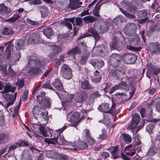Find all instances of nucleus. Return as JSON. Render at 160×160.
<instances>
[{
  "label": "nucleus",
  "instance_id": "64",
  "mask_svg": "<svg viewBox=\"0 0 160 160\" xmlns=\"http://www.w3.org/2000/svg\"><path fill=\"white\" fill-rule=\"evenodd\" d=\"M8 70L9 73L12 76L14 77L16 75V73L11 68L9 67L8 68Z\"/></svg>",
  "mask_w": 160,
  "mask_h": 160
},
{
  "label": "nucleus",
  "instance_id": "37",
  "mask_svg": "<svg viewBox=\"0 0 160 160\" xmlns=\"http://www.w3.org/2000/svg\"><path fill=\"white\" fill-rule=\"evenodd\" d=\"M83 19L85 22L87 21V22L91 23L95 20L96 18H94L92 16H89L84 17Z\"/></svg>",
  "mask_w": 160,
  "mask_h": 160
},
{
  "label": "nucleus",
  "instance_id": "25",
  "mask_svg": "<svg viewBox=\"0 0 160 160\" xmlns=\"http://www.w3.org/2000/svg\"><path fill=\"white\" fill-rule=\"evenodd\" d=\"M43 33L48 38H49L52 34V30L51 28L47 27L43 29Z\"/></svg>",
  "mask_w": 160,
  "mask_h": 160
},
{
  "label": "nucleus",
  "instance_id": "26",
  "mask_svg": "<svg viewBox=\"0 0 160 160\" xmlns=\"http://www.w3.org/2000/svg\"><path fill=\"white\" fill-rule=\"evenodd\" d=\"M51 102L52 100L50 98H44L42 105L46 108H49L51 107Z\"/></svg>",
  "mask_w": 160,
  "mask_h": 160
},
{
  "label": "nucleus",
  "instance_id": "2",
  "mask_svg": "<svg viewBox=\"0 0 160 160\" xmlns=\"http://www.w3.org/2000/svg\"><path fill=\"white\" fill-rule=\"evenodd\" d=\"M121 60L122 58L120 55L114 53L110 56L109 62L111 66L114 67H116L119 65Z\"/></svg>",
  "mask_w": 160,
  "mask_h": 160
},
{
  "label": "nucleus",
  "instance_id": "4",
  "mask_svg": "<svg viewBox=\"0 0 160 160\" xmlns=\"http://www.w3.org/2000/svg\"><path fill=\"white\" fill-rule=\"evenodd\" d=\"M137 28V27L134 23L129 22L124 27V33L128 36H132L135 33Z\"/></svg>",
  "mask_w": 160,
  "mask_h": 160
},
{
  "label": "nucleus",
  "instance_id": "60",
  "mask_svg": "<svg viewBox=\"0 0 160 160\" xmlns=\"http://www.w3.org/2000/svg\"><path fill=\"white\" fill-rule=\"evenodd\" d=\"M53 152L52 150L47 151L46 152V156L49 158H51L53 157Z\"/></svg>",
  "mask_w": 160,
  "mask_h": 160
},
{
  "label": "nucleus",
  "instance_id": "23",
  "mask_svg": "<svg viewBox=\"0 0 160 160\" xmlns=\"http://www.w3.org/2000/svg\"><path fill=\"white\" fill-rule=\"evenodd\" d=\"M24 42L22 39H19L17 40L15 45V47L16 49L19 50L22 49L23 47Z\"/></svg>",
  "mask_w": 160,
  "mask_h": 160
},
{
  "label": "nucleus",
  "instance_id": "47",
  "mask_svg": "<svg viewBox=\"0 0 160 160\" xmlns=\"http://www.w3.org/2000/svg\"><path fill=\"white\" fill-rule=\"evenodd\" d=\"M59 140L60 141L62 142V143L64 145H69L72 146L71 144V143H70L66 140L64 137L63 136H61L59 138Z\"/></svg>",
  "mask_w": 160,
  "mask_h": 160
},
{
  "label": "nucleus",
  "instance_id": "43",
  "mask_svg": "<svg viewBox=\"0 0 160 160\" xmlns=\"http://www.w3.org/2000/svg\"><path fill=\"white\" fill-rule=\"evenodd\" d=\"M100 7V6L99 5L97 4L93 10L94 15L96 17L99 16V11Z\"/></svg>",
  "mask_w": 160,
  "mask_h": 160
},
{
  "label": "nucleus",
  "instance_id": "45",
  "mask_svg": "<svg viewBox=\"0 0 160 160\" xmlns=\"http://www.w3.org/2000/svg\"><path fill=\"white\" fill-rule=\"evenodd\" d=\"M102 133L99 135V137H98V138L101 139H104L107 138L108 137V135L107 134L105 131V130L103 129L102 130Z\"/></svg>",
  "mask_w": 160,
  "mask_h": 160
},
{
  "label": "nucleus",
  "instance_id": "57",
  "mask_svg": "<svg viewBox=\"0 0 160 160\" xmlns=\"http://www.w3.org/2000/svg\"><path fill=\"white\" fill-rule=\"evenodd\" d=\"M67 128V126H63L62 128L58 130H56L55 132L57 133L58 136L60 135L61 133Z\"/></svg>",
  "mask_w": 160,
  "mask_h": 160
},
{
  "label": "nucleus",
  "instance_id": "63",
  "mask_svg": "<svg viewBox=\"0 0 160 160\" xmlns=\"http://www.w3.org/2000/svg\"><path fill=\"white\" fill-rule=\"evenodd\" d=\"M111 48L112 49H116L118 47V42L116 41L115 43H114L113 41L111 45Z\"/></svg>",
  "mask_w": 160,
  "mask_h": 160
},
{
  "label": "nucleus",
  "instance_id": "7",
  "mask_svg": "<svg viewBox=\"0 0 160 160\" xmlns=\"http://www.w3.org/2000/svg\"><path fill=\"white\" fill-rule=\"evenodd\" d=\"M88 96V93L86 92L82 91L77 93L74 100L77 102H82L87 99Z\"/></svg>",
  "mask_w": 160,
  "mask_h": 160
},
{
  "label": "nucleus",
  "instance_id": "6",
  "mask_svg": "<svg viewBox=\"0 0 160 160\" xmlns=\"http://www.w3.org/2000/svg\"><path fill=\"white\" fill-rule=\"evenodd\" d=\"M123 59L126 63L132 64L134 63L137 60L136 56L132 53H126L123 56Z\"/></svg>",
  "mask_w": 160,
  "mask_h": 160
},
{
  "label": "nucleus",
  "instance_id": "56",
  "mask_svg": "<svg viewBox=\"0 0 160 160\" xmlns=\"http://www.w3.org/2000/svg\"><path fill=\"white\" fill-rule=\"evenodd\" d=\"M86 140L90 145H93L95 143V140L91 136L86 139L84 141Z\"/></svg>",
  "mask_w": 160,
  "mask_h": 160
},
{
  "label": "nucleus",
  "instance_id": "32",
  "mask_svg": "<svg viewBox=\"0 0 160 160\" xmlns=\"http://www.w3.org/2000/svg\"><path fill=\"white\" fill-rule=\"evenodd\" d=\"M155 125V123H151L148 124L146 127V130L150 134L152 133V130Z\"/></svg>",
  "mask_w": 160,
  "mask_h": 160
},
{
  "label": "nucleus",
  "instance_id": "39",
  "mask_svg": "<svg viewBox=\"0 0 160 160\" xmlns=\"http://www.w3.org/2000/svg\"><path fill=\"white\" fill-rule=\"evenodd\" d=\"M20 17V16L19 15H16L13 17L7 19L6 21L9 23L13 22L16 21Z\"/></svg>",
  "mask_w": 160,
  "mask_h": 160
},
{
  "label": "nucleus",
  "instance_id": "44",
  "mask_svg": "<svg viewBox=\"0 0 160 160\" xmlns=\"http://www.w3.org/2000/svg\"><path fill=\"white\" fill-rule=\"evenodd\" d=\"M39 129L40 131V133L42 134V135L45 137L48 136L47 131L46 130L44 127L40 126L39 128Z\"/></svg>",
  "mask_w": 160,
  "mask_h": 160
},
{
  "label": "nucleus",
  "instance_id": "20",
  "mask_svg": "<svg viewBox=\"0 0 160 160\" xmlns=\"http://www.w3.org/2000/svg\"><path fill=\"white\" fill-rule=\"evenodd\" d=\"M52 84L58 90H61L63 89L61 82L58 79H56L54 82L52 83Z\"/></svg>",
  "mask_w": 160,
  "mask_h": 160
},
{
  "label": "nucleus",
  "instance_id": "30",
  "mask_svg": "<svg viewBox=\"0 0 160 160\" xmlns=\"http://www.w3.org/2000/svg\"><path fill=\"white\" fill-rule=\"evenodd\" d=\"M68 21L65 22V24L69 29L72 28V26L71 22L73 23L74 22V18H68L67 19Z\"/></svg>",
  "mask_w": 160,
  "mask_h": 160
},
{
  "label": "nucleus",
  "instance_id": "55",
  "mask_svg": "<svg viewBox=\"0 0 160 160\" xmlns=\"http://www.w3.org/2000/svg\"><path fill=\"white\" fill-rule=\"evenodd\" d=\"M99 50L103 52L107 51V47L103 45H101L98 48Z\"/></svg>",
  "mask_w": 160,
  "mask_h": 160
},
{
  "label": "nucleus",
  "instance_id": "34",
  "mask_svg": "<svg viewBox=\"0 0 160 160\" xmlns=\"http://www.w3.org/2000/svg\"><path fill=\"white\" fill-rule=\"evenodd\" d=\"M157 149L154 147H151L148 151L146 155L149 156H152L156 152Z\"/></svg>",
  "mask_w": 160,
  "mask_h": 160
},
{
  "label": "nucleus",
  "instance_id": "52",
  "mask_svg": "<svg viewBox=\"0 0 160 160\" xmlns=\"http://www.w3.org/2000/svg\"><path fill=\"white\" fill-rule=\"evenodd\" d=\"M83 19L82 18L78 17L76 18L75 19V21L76 23V24L78 26H82V25Z\"/></svg>",
  "mask_w": 160,
  "mask_h": 160
},
{
  "label": "nucleus",
  "instance_id": "29",
  "mask_svg": "<svg viewBox=\"0 0 160 160\" xmlns=\"http://www.w3.org/2000/svg\"><path fill=\"white\" fill-rule=\"evenodd\" d=\"M40 11L42 16L43 17L47 16L49 12L48 8L44 6H41L40 8Z\"/></svg>",
  "mask_w": 160,
  "mask_h": 160
},
{
  "label": "nucleus",
  "instance_id": "40",
  "mask_svg": "<svg viewBox=\"0 0 160 160\" xmlns=\"http://www.w3.org/2000/svg\"><path fill=\"white\" fill-rule=\"evenodd\" d=\"M52 49L54 54H56L60 52L61 51V48L57 45L52 46Z\"/></svg>",
  "mask_w": 160,
  "mask_h": 160
},
{
  "label": "nucleus",
  "instance_id": "31",
  "mask_svg": "<svg viewBox=\"0 0 160 160\" xmlns=\"http://www.w3.org/2000/svg\"><path fill=\"white\" fill-rule=\"evenodd\" d=\"M69 8L72 9H74L79 7L78 1L76 0L71 2L69 5Z\"/></svg>",
  "mask_w": 160,
  "mask_h": 160
},
{
  "label": "nucleus",
  "instance_id": "1",
  "mask_svg": "<svg viewBox=\"0 0 160 160\" xmlns=\"http://www.w3.org/2000/svg\"><path fill=\"white\" fill-rule=\"evenodd\" d=\"M34 65H35L34 66L35 67L33 68H30L29 71L32 72L35 74L40 72V68L43 67V64L40 61L29 59L27 67L30 68L31 66H33Z\"/></svg>",
  "mask_w": 160,
  "mask_h": 160
},
{
  "label": "nucleus",
  "instance_id": "8",
  "mask_svg": "<svg viewBox=\"0 0 160 160\" xmlns=\"http://www.w3.org/2000/svg\"><path fill=\"white\" fill-rule=\"evenodd\" d=\"M88 32H90L91 34H89L88 33H85L84 35L81 36L78 39L83 38L89 36L93 37L96 40L98 41L100 37L98 35V33L93 28H90L88 30Z\"/></svg>",
  "mask_w": 160,
  "mask_h": 160
},
{
  "label": "nucleus",
  "instance_id": "61",
  "mask_svg": "<svg viewBox=\"0 0 160 160\" xmlns=\"http://www.w3.org/2000/svg\"><path fill=\"white\" fill-rule=\"evenodd\" d=\"M110 154L109 152H102L101 156L102 158L104 159H106L108 158Z\"/></svg>",
  "mask_w": 160,
  "mask_h": 160
},
{
  "label": "nucleus",
  "instance_id": "16",
  "mask_svg": "<svg viewBox=\"0 0 160 160\" xmlns=\"http://www.w3.org/2000/svg\"><path fill=\"white\" fill-rule=\"evenodd\" d=\"M81 87L84 90H92L95 87L90 84L88 80H84L81 83Z\"/></svg>",
  "mask_w": 160,
  "mask_h": 160
},
{
  "label": "nucleus",
  "instance_id": "12",
  "mask_svg": "<svg viewBox=\"0 0 160 160\" xmlns=\"http://www.w3.org/2000/svg\"><path fill=\"white\" fill-rule=\"evenodd\" d=\"M40 38L39 35L37 33L32 34L30 35L28 39V44H33L38 42L40 41Z\"/></svg>",
  "mask_w": 160,
  "mask_h": 160
},
{
  "label": "nucleus",
  "instance_id": "5",
  "mask_svg": "<svg viewBox=\"0 0 160 160\" xmlns=\"http://www.w3.org/2000/svg\"><path fill=\"white\" fill-rule=\"evenodd\" d=\"M125 70L123 68L118 69H114L112 71L111 74L112 77L116 79L123 77Z\"/></svg>",
  "mask_w": 160,
  "mask_h": 160
},
{
  "label": "nucleus",
  "instance_id": "14",
  "mask_svg": "<svg viewBox=\"0 0 160 160\" xmlns=\"http://www.w3.org/2000/svg\"><path fill=\"white\" fill-rule=\"evenodd\" d=\"M80 116V114L78 112H75L73 113L70 117V120L71 122H75L76 124H75L74 126H76L77 124L79 123L84 118L82 117L81 118L78 119Z\"/></svg>",
  "mask_w": 160,
  "mask_h": 160
},
{
  "label": "nucleus",
  "instance_id": "38",
  "mask_svg": "<svg viewBox=\"0 0 160 160\" xmlns=\"http://www.w3.org/2000/svg\"><path fill=\"white\" fill-rule=\"evenodd\" d=\"M120 9L122 13L129 18L134 19L135 18L136 16L134 15L130 14V13L127 12L126 11L123 10L121 8H120Z\"/></svg>",
  "mask_w": 160,
  "mask_h": 160
},
{
  "label": "nucleus",
  "instance_id": "51",
  "mask_svg": "<svg viewBox=\"0 0 160 160\" xmlns=\"http://www.w3.org/2000/svg\"><path fill=\"white\" fill-rule=\"evenodd\" d=\"M17 145H18L19 147L22 146H28L29 145L27 141H19L18 142L16 143Z\"/></svg>",
  "mask_w": 160,
  "mask_h": 160
},
{
  "label": "nucleus",
  "instance_id": "35",
  "mask_svg": "<svg viewBox=\"0 0 160 160\" xmlns=\"http://www.w3.org/2000/svg\"><path fill=\"white\" fill-rule=\"evenodd\" d=\"M120 89H122L124 91H128L129 89L128 85L124 82H122L119 84Z\"/></svg>",
  "mask_w": 160,
  "mask_h": 160
},
{
  "label": "nucleus",
  "instance_id": "17",
  "mask_svg": "<svg viewBox=\"0 0 160 160\" xmlns=\"http://www.w3.org/2000/svg\"><path fill=\"white\" fill-rule=\"evenodd\" d=\"M98 108L99 110L104 113H108L110 110L112 111V108H110L108 103H102L99 106Z\"/></svg>",
  "mask_w": 160,
  "mask_h": 160
},
{
  "label": "nucleus",
  "instance_id": "15",
  "mask_svg": "<svg viewBox=\"0 0 160 160\" xmlns=\"http://www.w3.org/2000/svg\"><path fill=\"white\" fill-rule=\"evenodd\" d=\"M11 12V9L4 4H0V18H2V16L5 15L6 13H10Z\"/></svg>",
  "mask_w": 160,
  "mask_h": 160
},
{
  "label": "nucleus",
  "instance_id": "18",
  "mask_svg": "<svg viewBox=\"0 0 160 160\" xmlns=\"http://www.w3.org/2000/svg\"><path fill=\"white\" fill-rule=\"evenodd\" d=\"M101 78V75L96 70L94 73V75L92 77V81L95 83H98L100 81Z\"/></svg>",
  "mask_w": 160,
  "mask_h": 160
},
{
  "label": "nucleus",
  "instance_id": "48",
  "mask_svg": "<svg viewBox=\"0 0 160 160\" xmlns=\"http://www.w3.org/2000/svg\"><path fill=\"white\" fill-rule=\"evenodd\" d=\"M107 23L104 22L103 24V25L100 27V32L102 33H103L105 32H107L108 29V26H105L106 25Z\"/></svg>",
  "mask_w": 160,
  "mask_h": 160
},
{
  "label": "nucleus",
  "instance_id": "59",
  "mask_svg": "<svg viewBox=\"0 0 160 160\" xmlns=\"http://www.w3.org/2000/svg\"><path fill=\"white\" fill-rule=\"evenodd\" d=\"M1 70L4 74H7V67L6 65L2 64L0 66Z\"/></svg>",
  "mask_w": 160,
  "mask_h": 160
},
{
  "label": "nucleus",
  "instance_id": "10",
  "mask_svg": "<svg viewBox=\"0 0 160 160\" xmlns=\"http://www.w3.org/2000/svg\"><path fill=\"white\" fill-rule=\"evenodd\" d=\"M149 48L151 53L158 54L160 52V44L157 43H151L150 44Z\"/></svg>",
  "mask_w": 160,
  "mask_h": 160
},
{
  "label": "nucleus",
  "instance_id": "46",
  "mask_svg": "<svg viewBox=\"0 0 160 160\" xmlns=\"http://www.w3.org/2000/svg\"><path fill=\"white\" fill-rule=\"evenodd\" d=\"M29 91L28 90H26L23 92L22 96V100L24 102H25L28 99V96Z\"/></svg>",
  "mask_w": 160,
  "mask_h": 160
},
{
  "label": "nucleus",
  "instance_id": "19",
  "mask_svg": "<svg viewBox=\"0 0 160 160\" xmlns=\"http://www.w3.org/2000/svg\"><path fill=\"white\" fill-rule=\"evenodd\" d=\"M118 147L117 146L112 147L109 149L110 151H111L112 156L114 159H116L119 157L118 156Z\"/></svg>",
  "mask_w": 160,
  "mask_h": 160
},
{
  "label": "nucleus",
  "instance_id": "50",
  "mask_svg": "<svg viewBox=\"0 0 160 160\" xmlns=\"http://www.w3.org/2000/svg\"><path fill=\"white\" fill-rule=\"evenodd\" d=\"M147 12L146 10H143L138 12V16L139 18H142L145 17L147 14Z\"/></svg>",
  "mask_w": 160,
  "mask_h": 160
},
{
  "label": "nucleus",
  "instance_id": "42",
  "mask_svg": "<svg viewBox=\"0 0 160 160\" xmlns=\"http://www.w3.org/2000/svg\"><path fill=\"white\" fill-rule=\"evenodd\" d=\"M6 135L3 133H0V143H4L7 141Z\"/></svg>",
  "mask_w": 160,
  "mask_h": 160
},
{
  "label": "nucleus",
  "instance_id": "27",
  "mask_svg": "<svg viewBox=\"0 0 160 160\" xmlns=\"http://www.w3.org/2000/svg\"><path fill=\"white\" fill-rule=\"evenodd\" d=\"M58 138H46L44 139V142L50 144H55L58 143Z\"/></svg>",
  "mask_w": 160,
  "mask_h": 160
},
{
  "label": "nucleus",
  "instance_id": "54",
  "mask_svg": "<svg viewBox=\"0 0 160 160\" xmlns=\"http://www.w3.org/2000/svg\"><path fill=\"white\" fill-rule=\"evenodd\" d=\"M42 87L45 88H48L54 91V89L48 82L45 83L42 85Z\"/></svg>",
  "mask_w": 160,
  "mask_h": 160
},
{
  "label": "nucleus",
  "instance_id": "62",
  "mask_svg": "<svg viewBox=\"0 0 160 160\" xmlns=\"http://www.w3.org/2000/svg\"><path fill=\"white\" fill-rule=\"evenodd\" d=\"M110 121L108 117L106 116L104 118V120H102V122L105 125L109 124Z\"/></svg>",
  "mask_w": 160,
  "mask_h": 160
},
{
  "label": "nucleus",
  "instance_id": "13",
  "mask_svg": "<svg viewBox=\"0 0 160 160\" xmlns=\"http://www.w3.org/2000/svg\"><path fill=\"white\" fill-rule=\"evenodd\" d=\"M71 144L73 147H75L80 149L85 148L88 147V144L84 141H76L71 143Z\"/></svg>",
  "mask_w": 160,
  "mask_h": 160
},
{
  "label": "nucleus",
  "instance_id": "33",
  "mask_svg": "<svg viewBox=\"0 0 160 160\" xmlns=\"http://www.w3.org/2000/svg\"><path fill=\"white\" fill-rule=\"evenodd\" d=\"M90 137L89 130L88 129H85L82 132V139L83 140Z\"/></svg>",
  "mask_w": 160,
  "mask_h": 160
},
{
  "label": "nucleus",
  "instance_id": "24",
  "mask_svg": "<svg viewBox=\"0 0 160 160\" xmlns=\"http://www.w3.org/2000/svg\"><path fill=\"white\" fill-rule=\"evenodd\" d=\"M6 46H7L6 48V52L5 53V55L7 56V58L9 59L10 58V54L11 51V42H8L6 43Z\"/></svg>",
  "mask_w": 160,
  "mask_h": 160
},
{
  "label": "nucleus",
  "instance_id": "41",
  "mask_svg": "<svg viewBox=\"0 0 160 160\" xmlns=\"http://www.w3.org/2000/svg\"><path fill=\"white\" fill-rule=\"evenodd\" d=\"M24 80L23 79L21 78L18 79L16 83V84L18 86V88L20 89L22 88L24 85Z\"/></svg>",
  "mask_w": 160,
  "mask_h": 160
},
{
  "label": "nucleus",
  "instance_id": "3",
  "mask_svg": "<svg viewBox=\"0 0 160 160\" xmlns=\"http://www.w3.org/2000/svg\"><path fill=\"white\" fill-rule=\"evenodd\" d=\"M60 74L64 78L69 79L72 76V70L67 64H64L61 69Z\"/></svg>",
  "mask_w": 160,
  "mask_h": 160
},
{
  "label": "nucleus",
  "instance_id": "53",
  "mask_svg": "<svg viewBox=\"0 0 160 160\" xmlns=\"http://www.w3.org/2000/svg\"><path fill=\"white\" fill-rule=\"evenodd\" d=\"M96 64L98 67L99 68H101L104 65V62L101 59L98 60L96 62Z\"/></svg>",
  "mask_w": 160,
  "mask_h": 160
},
{
  "label": "nucleus",
  "instance_id": "28",
  "mask_svg": "<svg viewBox=\"0 0 160 160\" xmlns=\"http://www.w3.org/2000/svg\"><path fill=\"white\" fill-rule=\"evenodd\" d=\"M121 137L126 142L129 143L131 142L132 138L128 134L123 133L121 135Z\"/></svg>",
  "mask_w": 160,
  "mask_h": 160
},
{
  "label": "nucleus",
  "instance_id": "36",
  "mask_svg": "<svg viewBox=\"0 0 160 160\" xmlns=\"http://www.w3.org/2000/svg\"><path fill=\"white\" fill-rule=\"evenodd\" d=\"M4 89L6 91V93L9 92H13L15 90V88L14 87H11L10 84H7L4 87Z\"/></svg>",
  "mask_w": 160,
  "mask_h": 160
},
{
  "label": "nucleus",
  "instance_id": "49",
  "mask_svg": "<svg viewBox=\"0 0 160 160\" xmlns=\"http://www.w3.org/2000/svg\"><path fill=\"white\" fill-rule=\"evenodd\" d=\"M120 89V86H119V84H118V85H115L111 88L109 90V92L110 93L112 94L116 90Z\"/></svg>",
  "mask_w": 160,
  "mask_h": 160
},
{
  "label": "nucleus",
  "instance_id": "9",
  "mask_svg": "<svg viewBox=\"0 0 160 160\" xmlns=\"http://www.w3.org/2000/svg\"><path fill=\"white\" fill-rule=\"evenodd\" d=\"M140 117L139 115L137 114H133L132 117L131 123L128 126V128L131 130H133L136 128L137 125L138 123Z\"/></svg>",
  "mask_w": 160,
  "mask_h": 160
},
{
  "label": "nucleus",
  "instance_id": "22",
  "mask_svg": "<svg viewBox=\"0 0 160 160\" xmlns=\"http://www.w3.org/2000/svg\"><path fill=\"white\" fill-rule=\"evenodd\" d=\"M14 31L11 28H5L2 31V34L5 35H9L14 33Z\"/></svg>",
  "mask_w": 160,
  "mask_h": 160
},
{
  "label": "nucleus",
  "instance_id": "58",
  "mask_svg": "<svg viewBox=\"0 0 160 160\" xmlns=\"http://www.w3.org/2000/svg\"><path fill=\"white\" fill-rule=\"evenodd\" d=\"M37 102L40 104H42L43 101V98L40 96V95H38L36 97Z\"/></svg>",
  "mask_w": 160,
  "mask_h": 160
},
{
  "label": "nucleus",
  "instance_id": "21",
  "mask_svg": "<svg viewBox=\"0 0 160 160\" xmlns=\"http://www.w3.org/2000/svg\"><path fill=\"white\" fill-rule=\"evenodd\" d=\"M81 53V51L78 47H76L72 48L67 52V54L69 55L73 56L75 57V54L76 53L79 54Z\"/></svg>",
  "mask_w": 160,
  "mask_h": 160
},
{
  "label": "nucleus",
  "instance_id": "11",
  "mask_svg": "<svg viewBox=\"0 0 160 160\" xmlns=\"http://www.w3.org/2000/svg\"><path fill=\"white\" fill-rule=\"evenodd\" d=\"M122 7L126 9L128 11L130 12H134L136 8L131 2H129L128 1L124 0L121 3Z\"/></svg>",
  "mask_w": 160,
  "mask_h": 160
}]
</instances>
